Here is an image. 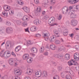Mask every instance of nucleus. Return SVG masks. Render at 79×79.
<instances>
[{
    "label": "nucleus",
    "mask_w": 79,
    "mask_h": 79,
    "mask_svg": "<svg viewBox=\"0 0 79 79\" xmlns=\"http://www.w3.org/2000/svg\"><path fill=\"white\" fill-rule=\"evenodd\" d=\"M0 55L2 57L4 56L5 58H8L10 56V52H4V54L2 55V53L0 54Z\"/></svg>",
    "instance_id": "obj_1"
},
{
    "label": "nucleus",
    "mask_w": 79,
    "mask_h": 79,
    "mask_svg": "<svg viewBox=\"0 0 79 79\" xmlns=\"http://www.w3.org/2000/svg\"><path fill=\"white\" fill-rule=\"evenodd\" d=\"M68 64L70 66H72V65H75V66L78 65V63H77L76 61H74L73 60H70L68 62Z\"/></svg>",
    "instance_id": "obj_2"
},
{
    "label": "nucleus",
    "mask_w": 79,
    "mask_h": 79,
    "mask_svg": "<svg viewBox=\"0 0 79 79\" xmlns=\"http://www.w3.org/2000/svg\"><path fill=\"white\" fill-rule=\"evenodd\" d=\"M71 25L72 26H76L77 25V21L75 19H73L71 21Z\"/></svg>",
    "instance_id": "obj_3"
},
{
    "label": "nucleus",
    "mask_w": 79,
    "mask_h": 79,
    "mask_svg": "<svg viewBox=\"0 0 79 79\" xmlns=\"http://www.w3.org/2000/svg\"><path fill=\"white\" fill-rule=\"evenodd\" d=\"M14 74L17 76H20L21 74V72L19 69H15L14 70Z\"/></svg>",
    "instance_id": "obj_4"
},
{
    "label": "nucleus",
    "mask_w": 79,
    "mask_h": 79,
    "mask_svg": "<svg viewBox=\"0 0 79 79\" xmlns=\"http://www.w3.org/2000/svg\"><path fill=\"white\" fill-rule=\"evenodd\" d=\"M40 12V7H37V10H36V12H35V15L36 16H39Z\"/></svg>",
    "instance_id": "obj_5"
},
{
    "label": "nucleus",
    "mask_w": 79,
    "mask_h": 79,
    "mask_svg": "<svg viewBox=\"0 0 79 79\" xmlns=\"http://www.w3.org/2000/svg\"><path fill=\"white\" fill-rule=\"evenodd\" d=\"M59 59H60L62 62H63L64 61V59L63 58V55L62 53H60L59 54V57L58 58Z\"/></svg>",
    "instance_id": "obj_6"
},
{
    "label": "nucleus",
    "mask_w": 79,
    "mask_h": 79,
    "mask_svg": "<svg viewBox=\"0 0 79 79\" xmlns=\"http://www.w3.org/2000/svg\"><path fill=\"white\" fill-rule=\"evenodd\" d=\"M53 32L54 35H55L56 37H60V35L59 33V32L57 31V30L55 29L53 31Z\"/></svg>",
    "instance_id": "obj_7"
},
{
    "label": "nucleus",
    "mask_w": 79,
    "mask_h": 79,
    "mask_svg": "<svg viewBox=\"0 0 79 79\" xmlns=\"http://www.w3.org/2000/svg\"><path fill=\"white\" fill-rule=\"evenodd\" d=\"M67 7V6H64L62 9V11L63 14H67V13H68V9H67V7Z\"/></svg>",
    "instance_id": "obj_8"
},
{
    "label": "nucleus",
    "mask_w": 79,
    "mask_h": 79,
    "mask_svg": "<svg viewBox=\"0 0 79 79\" xmlns=\"http://www.w3.org/2000/svg\"><path fill=\"white\" fill-rule=\"evenodd\" d=\"M40 75L42 76V77H47L48 75L47 74V72L45 71H43V73L42 74V72H40Z\"/></svg>",
    "instance_id": "obj_9"
},
{
    "label": "nucleus",
    "mask_w": 79,
    "mask_h": 79,
    "mask_svg": "<svg viewBox=\"0 0 79 79\" xmlns=\"http://www.w3.org/2000/svg\"><path fill=\"white\" fill-rule=\"evenodd\" d=\"M68 1L70 4H75L78 2L76 0H68Z\"/></svg>",
    "instance_id": "obj_10"
},
{
    "label": "nucleus",
    "mask_w": 79,
    "mask_h": 79,
    "mask_svg": "<svg viewBox=\"0 0 79 79\" xmlns=\"http://www.w3.org/2000/svg\"><path fill=\"white\" fill-rule=\"evenodd\" d=\"M34 23L35 25H39L41 23V21L39 19H36L34 21Z\"/></svg>",
    "instance_id": "obj_11"
},
{
    "label": "nucleus",
    "mask_w": 79,
    "mask_h": 79,
    "mask_svg": "<svg viewBox=\"0 0 79 79\" xmlns=\"http://www.w3.org/2000/svg\"><path fill=\"white\" fill-rule=\"evenodd\" d=\"M65 70L66 71L67 73H69V72L70 74H73V72L72 70L70 71V68L68 67H67L65 68Z\"/></svg>",
    "instance_id": "obj_12"
},
{
    "label": "nucleus",
    "mask_w": 79,
    "mask_h": 79,
    "mask_svg": "<svg viewBox=\"0 0 79 79\" xmlns=\"http://www.w3.org/2000/svg\"><path fill=\"white\" fill-rule=\"evenodd\" d=\"M31 50L32 52H33V53H36L37 52V49L35 48H32Z\"/></svg>",
    "instance_id": "obj_13"
},
{
    "label": "nucleus",
    "mask_w": 79,
    "mask_h": 79,
    "mask_svg": "<svg viewBox=\"0 0 79 79\" xmlns=\"http://www.w3.org/2000/svg\"><path fill=\"white\" fill-rule=\"evenodd\" d=\"M65 59L66 60H69V58H70V55L69 54H66L65 55Z\"/></svg>",
    "instance_id": "obj_14"
},
{
    "label": "nucleus",
    "mask_w": 79,
    "mask_h": 79,
    "mask_svg": "<svg viewBox=\"0 0 79 79\" xmlns=\"http://www.w3.org/2000/svg\"><path fill=\"white\" fill-rule=\"evenodd\" d=\"M13 31V29L11 27H8L7 28L6 30V32L7 33H10L11 31Z\"/></svg>",
    "instance_id": "obj_15"
},
{
    "label": "nucleus",
    "mask_w": 79,
    "mask_h": 79,
    "mask_svg": "<svg viewBox=\"0 0 79 79\" xmlns=\"http://www.w3.org/2000/svg\"><path fill=\"white\" fill-rule=\"evenodd\" d=\"M23 9L25 12H26V13H29L30 11L29 8H28L27 7H26L25 9L24 8H23Z\"/></svg>",
    "instance_id": "obj_16"
},
{
    "label": "nucleus",
    "mask_w": 79,
    "mask_h": 79,
    "mask_svg": "<svg viewBox=\"0 0 79 79\" xmlns=\"http://www.w3.org/2000/svg\"><path fill=\"white\" fill-rule=\"evenodd\" d=\"M29 58V54H24L23 56V60H26Z\"/></svg>",
    "instance_id": "obj_17"
},
{
    "label": "nucleus",
    "mask_w": 79,
    "mask_h": 79,
    "mask_svg": "<svg viewBox=\"0 0 79 79\" xmlns=\"http://www.w3.org/2000/svg\"><path fill=\"white\" fill-rule=\"evenodd\" d=\"M22 20L24 21H28V16L27 15H25L24 16L22 19Z\"/></svg>",
    "instance_id": "obj_18"
},
{
    "label": "nucleus",
    "mask_w": 79,
    "mask_h": 79,
    "mask_svg": "<svg viewBox=\"0 0 79 79\" xmlns=\"http://www.w3.org/2000/svg\"><path fill=\"white\" fill-rule=\"evenodd\" d=\"M31 71H32V69H27V71L26 72V74H28V75H29V74L31 73Z\"/></svg>",
    "instance_id": "obj_19"
},
{
    "label": "nucleus",
    "mask_w": 79,
    "mask_h": 79,
    "mask_svg": "<svg viewBox=\"0 0 79 79\" xmlns=\"http://www.w3.org/2000/svg\"><path fill=\"white\" fill-rule=\"evenodd\" d=\"M50 48L52 50H54L56 49V46L53 44H51L50 46Z\"/></svg>",
    "instance_id": "obj_20"
},
{
    "label": "nucleus",
    "mask_w": 79,
    "mask_h": 79,
    "mask_svg": "<svg viewBox=\"0 0 79 79\" xmlns=\"http://www.w3.org/2000/svg\"><path fill=\"white\" fill-rule=\"evenodd\" d=\"M30 30L31 32H35L36 31V27L35 26H33L30 28Z\"/></svg>",
    "instance_id": "obj_21"
},
{
    "label": "nucleus",
    "mask_w": 79,
    "mask_h": 79,
    "mask_svg": "<svg viewBox=\"0 0 79 79\" xmlns=\"http://www.w3.org/2000/svg\"><path fill=\"white\" fill-rule=\"evenodd\" d=\"M50 42H53L55 40V36H52L49 39Z\"/></svg>",
    "instance_id": "obj_22"
},
{
    "label": "nucleus",
    "mask_w": 79,
    "mask_h": 79,
    "mask_svg": "<svg viewBox=\"0 0 79 79\" xmlns=\"http://www.w3.org/2000/svg\"><path fill=\"white\" fill-rule=\"evenodd\" d=\"M20 46H18L15 48V52H19V50H20V49H21Z\"/></svg>",
    "instance_id": "obj_23"
},
{
    "label": "nucleus",
    "mask_w": 79,
    "mask_h": 79,
    "mask_svg": "<svg viewBox=\"0 0 79 79\" xmlns=\"http://www.w3.org/2000/svg\"><path fill=\"white\" fill-rule=\"evenodd\" d=\"M32 61V59L31 58H29L27 59V61L28 63H31Z\"/></svg>",
    "instance_id": "obj_24"
},
{
    "label": "nucleus",
    "mask_w": 79,
    "mask_h": 79,
    "mask_svg": "<svg viewBox=\"0 0 79 79\" xmlns=\"http://www.w3.org/2000/svg\"><path fill=\"white\" fill-rule=\"evenodd\" d=\"M70 17L72 19L75 18H76V15L75 14H72L70 15Z\"/></svg>",
    "instance_id": "obj_25"
},
{
    "label": "nucleus",
    "mask_w": 79,
    "mask_h": 79,
    "mask_svg": "<svg viewBox=\"0 0 79 79\" xmlns=\"http://www.w3.org/2000/svg\"><path fill=\"white\" fill-rule=\"evenodd\" d=\"M73 10H70L68 9V10H67V14L68 15H71L73 14Z\"/></svg>",
    "instance_id": "obj_26"
},
{
    "label": "nucleus",
    "mask_w": 79,
    "mask_h": 79,
    "mask_svg": "<svg viewBox=\"0 0 79 79\" xmlns=\"http://www.w3.org/2000/svg\"><path fill=\"white\" fill-rule=\"evenodd\" d=\"M74 59H75V60H73L74 61H78V60H79V57H77V56L75 55H74Z\"/></svg>",
    "instance_id": "obj_27"
},
{
    "label": "nucleus",
    "mask_w": 79,
    "mask_h": 79,
    "mask_svg": "<svg viewBox=\"0 0 79 79\" xmlns=\"http://www.w3.org/2000/svg\"><path fill=\"white\" fill-rule=\"evenodd\" d=\"M74 11H79V6H76V7L74 8Z\"/></svg>",
    "instance_id": "obj_28"
},
{
    "label": "nucleus",
    "mask_w": 79,
    "mask_h": 79,
    "mask_svg": "<svg viewBox=\"0 0 79 79\" xmlns=\"http://www.w3.org/2000/svg\"><path fill=\"white\" fill-rule=\"evenodd\" d=\"M13 59H10L9 61V63L10 65H13Z\"/></svg>",
    "instance_id": "obj_29"
},
{
    "label": "nucleus",
    "mask_w": 79,
    "mask_h": 79,
    "mask_svg": "<svg viewBox=\"0 0 79 79\" xmlns=\"http://www.w3.org/2000/svg\"><path fill=\"white\" fill-rule=\"evenodd\" d=\"M40 53H43L44 52V47H42L40 49Z\"/></svg>",
    "instance_id": "obj_30"
},
{
    "label": "nucleus",
    "mask_w": 79,
    "mask_h": 79,
    "mask_svg": "<svg viewBox=\"0 0 79 79\" xmlns=\"http://www.w3.org/2000/svg\"><path fill=\"white\" fill-rule=\"evenodd\" d=\"M17 3L19 4V5H23V2H21V0H17Z\"/></svg>",
    "instance_id": "obj_31"
},
{
    "label": "nucleus",
    "mask_w": 79,
    "mask_h": 79,
    "mask_svg": "<svg viewBox=\"0 0 79 79\" xmlns=\"http://www.w3.org/2000/svg\"><path fill=\"white\" fill-rule=\"evenodd\" d=\"M62 15L60 14L57 18V19L58 20H61V18H62Z\"/></svg>",
    "instance_id": "obj_32"
},
{
    "label": "nucleus",
    "mask_w": 79,
    "mask_h": 79,
    "mask_svg": "<svg viewBox=\"0 0 79 79\" xmlns=\"http://www.w3.org/2000/svg\"><path fill=\"white\" fill-rule=\"evenodd\" d=\"M65 77L66 79H72L71 77V76H70L69 75H67Z\"/></svg>",
    "instance_id": "obj_33"
},
{
    "label": "nucleus",
    "mask_w": 79,
    "mask_h": 79,
    "mask_svg": "<svg viewBox=\"0 0 79 79\" xmlns=\"http://www.w3.org/2000/svg\"><path fill=\"white\" fill-rule=\"evenodd\" d=\"M54 57L56 58H58L59 56V54H56L53 55Z\"/></svg>",
    "instance_id": "obj_34"
},
{
    "label": "nucleus",
    "mask_w": 79,
    "mask_h": 79,
    "mask_svg": "<svg viewBox=\"0 0 79 79\" xmlns=\"http://www.w3.org/2000/svg\"><path fill=\"white\" fill-rule=\"evenodd\" d=\"M68 32L65 31H64V32L63 33V34L64 36H66L67 35H68Z\"/></svg>",
    "instance_id": "obj_35"
},
{
    "label": "nucleus",
    "mask_w": 79,
    "mask_h": 79,
    "mask_svg": "<svg viewBox=\"0 0 79 79\" xmlns=\"http://www.w3.org/2000/svg\"><path fill=\"white\" fill-rule=\"evenodd\" d=\"M53 79H59V76L57 75H56L54 77H53Z\"/></svg>",
    "instance_id": "obj_36"
},
{
    "label": "nucleus",
    "mask_w": 79,
    "mask_h": 79,
    "mask_svg": "<svg viewBox=\"0 0 79 79\" xmlns=\"http://www.w3.org/2000/svg\"><path fill=\"white\" fill-rule=\"evenodd\" d=\"M50 19H51V20H52V23L53 22H55V19L54 17H52L50 18Z\"/></svg>",
    "instance_id": "obj_37"
},
{
    "label": "nucleus",
    "mask_w": 79,
    "mask_h": 79,
    "mask_svg": "<svg viewBox=\"0 0 79 79\" xmlns=\"http://www.w3.org/2000/svg\"><path fill=\"white\" fill-rule=\"evenodd\" d=\"M23 26H24V27H26V26H27V23L26 22H24L23 23Z\"/></svg>",
    "instance_id": "obj_38"
},
{
    "label": "nucleus",
    "mask_w": 79,
    "mask_h": 79,
    "mask_svg": "<svg viewBox=\"0 0 79 79\" xmlns=\"http://www.w3.org/2000/svg\"><path fill=\"white\" fill-rule=\"evenodd\" d=\"M17 25H21V21H17Z\"/></svg>",
    "instance_id": "obj_39"
},
{
    "label": "nucleus",
    "mask_w": 79,
    "mask_h": 79,
    "mask_svg": "<svg viewBox=\"0 0 79 79\" xmlns=\"http://www.w3.org/2000/svg\"><path fill=\"white\" fill-rule=\"evenodd\" d=\"M60 49H61V50L62 51H64L65 50V47H63V46H61L60 47Z\"/></svg>",
    "instance_id": "obj_40"
},
{
    "label": "nucleus",
    "mask_w": 79,
    "mask_h": 79,
    "mask_svg": "<svg viewBox=\"0 0 79 79\" xmlns=\"http://www.w3.org/2000/svg\"><path fill=\"white\" fill-rule=\"evenodd\" d=\"M56 44H60L61 42L60 41L58 40H56L55 42Z\"/></svg>",
    "instance_id": "obj_41"
},
{
    "label": "nucleus",
    "mask_w": 79,
    "mask_h": 79,
    "mask_svg": "<svg viewBox=\"0 0 79 79\" xmlns=\"http://www.w3.org/2000/svg\"><path fill=\"white\" fill-rule=\"evenodd\" d=\"M49 34L46 33H44V37H48L49 36Z\"/></svg>",
    "instance_id": "obj_42"
},
{
    "label": "nucleus",
    "mask_w": 79,
    "mask_h": 79,
    "mask_svg": "<svg viewBox=\"0 0 79 79\" xmlns=\"http://www.w3.org/2000/svg\"><path fill=\"white\" fill-rule=\"evenodd\" d=\"M34 2L36 4L38 5L39 4V0H34Z\"/></svg>",
    "instance_id": "obj_43"
},
{
    "label": "nucleus",
    "mask_w": 79,
    "mask_h": 79,
    "mask_svg": "<svg viewBox=\"0 0 79 79\" xmlns=\"http://www.w3.org/2000/svg\"><path fill=\"white\" fill-rule=\"evenodd\" d=\"M58 69L59 71H61V70L62 69V67H61V66H59L58 67Z\"/></svg>",
    "instance_id": "obj_44"
},
{
    "label": "nucleus",
    "mask_w": 79,
    "mask_h": 79,
    "mask_svg": "<svg viewBox=\"0 0 79 79\" xmlns=\"http://www.w3.org/2000/svg\"><path fill=\"white\" fill-rule=\"evenodd\" d=\"M6 25H7V26H10L11 25V23L10 22L7 21H6Z\"/></svg>",
    "instance_id": "obj_45"
},
{
    "label": "nucleus",
    "mask_w": 79,
    "mask_h": 79,
    "mask_svg": "<svg viewBox=\"0 0 79 79\" xmlns=\"http://www.w3.org/2000/svg\"><path fill=\"white\" fill-rule=\"evenodd\" d=\"M6 9H8V6H4V7H3V8H4V10H5V11H9V10H5V8H6Z\"/></svg>",
    "instance_id": "obj_46"
},
{
    "label": "nucleus",
    "mask_w": 79,
    "mask_h": 79,
    "mask_svg": "<svg viewBox=\"0 0 79 79\" xmlns=\"http://www.w3.org/2000/svg\"><path fill=\"white\" fill-rule=\"evenodd\" d=\"M8 78V76L7 75H5L4 77H2V79H6Z\"/></svg>",
    "instance_id": "obj_47"
},
{
    "label": "nucleus",
    "mask_w": 79,
    "mask_h": 79,
    "mask_svg": "<svg viewBox=\"0 0 79 79\" xmlns=\"http://www.w3.org/2000/svg\"><path fill=\"white\" fill-rule=\"evenodd\" d=\"M27 45H31V41H28L27 42Z\"/></svg>",
    "instance_id": "obj_48"
},
{
    "label": "nucleus",
    "mask_w": 79,
    "mask_h": 79,
    "mask_svg": "<svg viewBox=\"0 0 79 79\" xmlns=\"http://www.w3.org/2000/svg\"><path fill=\"white\" fill-rule=\"evenodd\" d=\"M52 20L50 18L49 19V20L48 21V24H51V23H52Z\"/></svg>",
    "instance_id": "obj_49"
},
{
    "label": "nucleus",
    "mask_w": 79,
    "mask_h": 79,
    "mask_svg": "<svg viewBox=\"0 0 79 79\" xmlns=\"http://www.w3.org/2000/svg\"><path fill=\"white\" fill-rule=\"evenodd\" d=\"M49 18V16L48 15H45L44 17V18L45 19H46V20L47 19V18Z\"/></svg>",
    "instance_id": "obj_50"
},
{
    "label": "nucleus",
    "mask_w": 79,
    "mask_h": 79,
    "mask_svg": "<svg viewBox=\"0 0 79 79\" xmlns=\"http://www.w3.org/2000/svg\"><path fill=\"white\" fill-rule=\"evenodd\" d=\"M52 64L54 66H56V62L53 61L52 62Z\"/></svg>",
    "instance_id": "obj_51"
},
{
    "label": "nucleus",
    "mask_w": 79,
    "mask_h": 79,
    "mask_svg": "<svg viewBox=\"0 0 79 79\" xmlns=\"http://www.w3.org/2000/svg\"><path fill=\"white\" fill-rule=\"evenodd\" d=\"M5 32V31L3 29L1 30L0 31V33L1 34L3 33V32Z\"/></svg>",
    "instance_id": "obj_52"
},
{
    "label": "nucleus",
    "mask_w": 79,
    "mask_h": 79,
    "mask_svg": "<svg viewBox=\"0 0 79 79\" xmlns=\"http://www.w3.org/2000/svg\"><path fill=\"white\" fill-rule=\"evenodd\" d=\"M44 55L45 56H48V52H45L44 53Z\"/></svg>",
    "instance_id": "obj_53"
},
{
    "label": "nucleus",
    "mask_w": 79,
    "mask_h": 79,
    "mask_svg": "<svg viewBox=\"0 0 79 79\" xmlns=\"http://www.w3.org/2000/svg\"><path fill=\"white\" fill-rule=\"evenodd\" d=\"M35 75L36 76H38V75L39 74V72L36 71L35 72Z\"/></svg>",
    "instance_id": "obj_54"
},
{
    "label": "nucleus",
    "mask_w": 79,
    "mask_h": 79,
    "mask_svg": "<svg viewBox=\"0 0 79 79\" xmlns=\"http://www.w3.org/2000/svg\"><path fill=\"white\" fill-rule=\"evenodd\" d=\"M77 50H79V45H76V48H75Z\"/></svg>",
    "instance_id": "obj_55"
},
{
    "label": "nucleus",
    "mask_w": 79,
    "mask_h": 79,
    "mask_svg": "<svg viewBox=\"0 0 79 79\" xmlns=\"http://www.w3.org/2000/svg\"><path fill=\"white\" fill-rule=\"evenodd\" d=\"M61 76L62 77H64V74L63 73H61Z\"/></svg>",
    "instance_id": "obj_56"
},
{
    "label": "nucleus",
    "mask_w": 79,
    "mask_h": 79,
    "mask_svg": "<svg viewBox=\"0 0 79 79\" xmlns=\"http://www.w3.org/2000/svg\"><path fill=\"white\" fill-rule=\"evenodd\" d=\"M24 79H31V78H30V77H29L27 76L25 77Z\"/></svg>",
    "instance_id": "obj_57"
},
{
    "label": "nucleus",
    "mask_w": 79,
    "mask_h": 79,
    "mask_svg": "<svg viewBox=\"0 0 79 79\" xmlns=\"http://www.w3.org/2000/svg\"><path fill=\"white\" fill-rule=\"evenodd\" d=\"M9 45H11V44H10V43H6V45H7V47H9Z\"/></svg>",
    "instance_id": "obj_58"
},
{
    "label": "nucleus",
    "mask_w": 79,
    "mask_h": 79,
    "mask_svg": "<svg viewBox=\"0 0 79 79\" xmlns=\"http://www.w3.org/2000/svg\"><path fill=\"white\" fill-rule=\"evenodd\" d=\"M25 32H28L29 33V29L28 28H27V29H25Z\"/></svg>",
    "instance_id": "obj_59"
},
{
    "label": "nucleus",
    "mask_w": 79,
    "mask_h": 79,
    "mask_svg": "<svg viewBox=\"0 0 79 79\" xmlns=\"http://www.w3.org/2000/svg\"><path fill=\"white\" fill-rule=\"evenodd\" d=\"M12 55L14 56H16V54H15V53L14 52H12Z\"/></svg>",
    "instance_id": "obj_60"
},
{
    "label": "nucleus",
    "mask_w": 79,
    "mask_h": 79,
    "mask_svg": "<svg viewBox=\"0 0 79 79\" xmlns=\"http://www.w3.org/2000/svg\"><path fill=\"white\" fill-rule=\"evenodd\" d=\"M2 14L3 15H4L5 16V15H6V13H5V11H3L2 12Z\"/></svg>",
    "instance_id": "obj_61"
},
{
    "label": "nucleus",
    "mask_w": 79,
    "mask_h": 79,
    "mask_svg": "<svg viewBox=\"0 0 79 79\" xmlns=\"http://www.w3.org/2000/svg\"><path fill=\"white\" fill-rule=\"evenodd\" d=\"M58 51L59 52H61V51H62L60 47L58 48Z\"/></svg>",
    "instance_id": "obj_62"
},
{
    "label": "nucleus",
    "mask_w": 79,
    "mask_h": 79,
    "mask_svg": "<svg viewBox=\"0 0 79 79\" xmlns=\"http://www.w3.org/2000/svg\"><path fill=\"white\" fill-rule=\"evenodd\" d=\"M40 35H39V34H36V37H40Z\"/></svg>",
    "instance_id": "obj_63"
},
{
    "label": "nucleus",
    "mask_w": 79,
    "mask_h": 79,
    "mask_svg": "<svg viewBox=\"0 0 79 79\" xmlns=\"http://www.w3.org/2000/svg\"><path fill=\"white\" fill-rule=\"evenodd\" d=\"M60 40H61V42H62L63 43L64 42V40H63V39L61 38L60 39Z\"/></svg>",
    "instance_id": "obj_64"
}]
</instances>
